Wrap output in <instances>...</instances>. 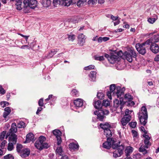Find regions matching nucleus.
Segmentation results:
<instances>
[{
	"instance_id": "obj_64",
	"label": "nucleus",
	"mask_w": 159,
	"mask_h": 159,
	"mask_svg": "<svg viewBox=\"0 0 159 159\" xmlns=\"http://www.w3.org/2000/svg\"><path fill=\"white\" fill-rule=\"evenodd\" d=\"M154 60L157 61H159V55H157L155 58Z\"/></svg>"
},
{
	"instance_id": "obj_28",
	"label": "nucleus",
	"mask_w": 159,
	"mask_h": 159,
	"mask_svg": "<svg viewBox=\"0 0 159 159\" xmlns=\"http://www.w3.org/2000/svg\"><path fill=\"white\" fill-rule=\"evenodd\" d=\"M58 50V49H55L52 50L49 52L46 57V58H49L52 57L54 55L56 54Z\"/></svg>"
},
{
	"instance_id": "obj_7",
	"label": "nucleus",
	"mask_w": 159,
	"mask_h": 159,
	"mask_svg": "<svg viewBox=\"0 0 159 159\" xmlns=\"http://www.w3.org/2000/svg\"><path fill=\"white\" fill-rule=\"evenodd\" d=\"M105 57L111 64H113L115 62H117L120 60V58L116 54H112L110 56L107 54H105Z\"/></svg>"
},
{
	"instance_id": "obj_62",
	"label": "nucleus",
	"mask_w": 159,
	"mask_h": 159,
	"mask_svg": "<svg viewBox=\"0 0 159 159\" xmlns=\"http://www.w3.org/2000/svg\"><path fill=\"white\" fill-rule=\"evenodd\" d=\"M112 93L110 91H108L107 93V95L110 100L112 99L111 93Z\"/></svg>"
},
{
	"instance_id": "obj_39",
	"label": "nucleus",
	"mask_w": 159,
	"mask_h": 159,
	"mask_svg": "<svg viewBox=\"0 0 159 159\" xmlns=\"http://www.w3.org/2000/svg\"><path fill=\"white\" fill-rule=\"evenodd\" d=\"M110 104V101L107 99L104 100L103 101L102 105L105 107L109 106Z\"/></svg>"
},
{
	"instance_id": "obj_38",
	"label": "nucleus",
	"mask_w": 159,
	"mask_h": 159,
	"mask_svg": "<svg viewBox=\"0 0 159 159\" xmlns=\"http://www.w3.org/2000/svg\"><path fill=\"white\" fill-rule=\"evenodd\" d=\"M25 125L24 122L22 121H19L17 124V127L19 128H24L25 127Z\"/></svg>"
},
{
	"instance_id": "obj_3",
	"label": "nucleus",
	"mask_w": 159,
	"mask_h": 159,
	"mask_svg": "<svg viewBox=\"0 0 159 159\" xmlns=\"http://www.w3.org/2000/svg\"><path fill=\"white\" fill-rule=\"evenodd\" d=\"M143 136L144 138V142L145 145H141L139 149L140 152H142L144 155L148 153L147 151L145 149V148H148L151 145V143L150 140L151 138V136L148 135L143 134Z\"/></svg>"
},
{
	"instance_id": "obj_27",
	"label": "nucleus",
	"mask_w": 159,
	"mask_h": 159,
	"mask_svg": "<svg viewBox=\"0 0 159 159\" xmlns=\"http://www.w3.org/2000/svg\"><path fill=\"white\" fill-rule=\"evenodd\" d=\"M51 3V1L50 0H42V4L43 7H49Z\"/></svg>"
},
{
	"instance_id": "obj_26",
	"label": "nucleus",
	"mask_w": 159,
	"mask_h": 159,
	"mask_svg": "<svg viewBox=\"0 0 159 159\" xmlns=\"http://www.w3.org/2000/svg\"><path fill=\"white\" fill-rule=\"evenodd\" d=\"M93 104L96 109H99L102 107L101 102L99 100L96 101L95 98L94 99Z\"/></svg>"
},
{
	"instance_id": "obj_29",
	"label": "nucleus",
	"mask_w": 159,
	"mask_h": 159,
	"mask_svg": "<svg viewBox=\"0 0 159 159\" xmlns=\"http://www.w3.org/2000/svg\"><path fill=\"white\" fill-rule=\"evenodd\" d=\"M104 134L106 136L107 138H111V137L112 136V133L109 129L104 130Z\"/></svg>"
},
{
	"instance_id": "obj_37",
	"label": "nucleus",
	"mask_w": 159,
	"mask_h": 159,
	"mask_svg": "<svg viewBox=\"0 0 159 159\" xmlns=\"http://www.w3.org/2000/svg\"><path fill=\"white\" fill-rule=\"evenodd\" d=\"M62 152V150L61 147H57L56 150L57 154H58L60 156H61Z\"/></svg>"
},
{
	"instance_id": "obj_63",
	"label": "nucleus",
	"mask_w": 159,
	"mask_h": 159,
	"mask_svg": "<svg viewBox=\"0 0 159 159\" xmlns=\"http://www.w3.org/2000/svg\"><path fill=\"white\" fill-rule=\"evenodd\" d=\"M77 1L78 0H70V5L75 4Z\"/></svg>"
},
{
	"instance_id": "obj_13",
	"label": "nucleus",
	"mask_w": 159,
	"mask_h": 159,
	"mask_svg": "<svg viewBox=\"0 0 159 159\" xmlns=\"http://www.w3.org/2000/svg\"><path fill=\"white\" fill-rule=\"evenodd\" d=\"M34 144L35 147L39 150H42L44 148H47L49 147L47 143H44L43 144L38 140L36 141Z\"/></svg>"
},
{
	"instance_id": "obj_5",
	"label": "nucleus",
	"mask_w": 159,
	"mask_h": 159,
	"mask_svg": "<svg viewBox=\"0 0 159 159\" xmlns=\"http://www.w3.org/2000/svg\"><path fill=\"white\" fill-rule=\"evenodd\" d=\"M124 57L129 62L133 61V58H136V54L135 50L133 48H130L128 52H125L123 54Z\"/></svg>"
},
{
	"instance_id": "obj_20",
	"label": "nucleus",
	"mask_w": 159,
	"mask_h": 159,
	"mask_svg": "<svg viewBox=\"0 0 159 159\" xmlns=\"http://www.w3.org/2000/svg\"><path fill=\"white\" fill-rule=\"evenodd\" d=\"M74 104L76 107H80L83 105L84 101L80 98H77L74 100Z\"/></svg>"
},
{
	"instance_id": "obj_10",
	"label": "nucleus",
	"mask_w": 159,
	"mask_h": 159,
	"mask_svg": "<svg viewBox=\"0 0 159 159\" xmlns=\"http://www.w3.org/2000/svg\"><path fill=\"white\" fill-rule=\"evenodd\" d=\"M146 45H148L146 43V41L142 43H138L136 45V48L139 52L143 55H144L146 53V49L145 48Z\"/></svg>"
},
{
	"instance_id": "obj_12",
	"label": "nucleus",
	"mask_w": 159,
	"mask_h": 159,
	"mask_svg": "<svg viewBox=\"0 0 159 159\" xmlns=\"http://www.w3.org/2000/svg\"><path fill=\"white\" fill-rule=\"evenodd\" d=\"M112 147L114 149H117L116 150L118 151L120 154H122L124 149V146L122 145H119L117 143H116L115 142L113 143L112 145Z\"/></svg>"
},
{
	"instance_id": "obj_60",
	"label": "nucleus",
	"mask_w": 159,
	"mask_h": 159,
	"mask_svg": "<svg viewBox=\"0 0 159 159\" xmlns=\"http://www.w3.org/2000/svg\"><path fill=\"white\" fill-rule=\"evenodd\" d=\"M0 92L3 94H4L5 93V90L1 85H0Z\"/></svg>"
},
{
	"instance_id": "obj_58",
	"label": "nucleus",
	"mask_w": 159,
	"mask_h": 159,
	"mask_svg": "<svg viewBox=\"0 0 159 159\" xmlns=\"http://www.w3.org/2000/svg\"><path fill=\"white\" fill-rule=\"evenodd\" d=\"M132 99H130L128 101V104L129 106H133L135 104V103L134 101H132Z\"/></svg>"
},
{
	"instance_id": "obj_53",
	"label": "nucleus",
	"mask_w": 159,
	"mask_h": 159,
	"mask_svg": "<svg viewBox=\"0 0 159 159\" xmlns=\"http://www.w3.org/2000/svg\"><path fill=\"white\" fill-rule=\"evenodd\" d=\"M95 60H97L102 61L104 60V58L103 56H101L99 57L95 56Z\"/></svg>"
},
{
	"instance_id": "obj_22",
	"label": "nucleus",
	"mask_w": 159,
	"mask_h": 159,
	"mask_svg": "<svg viewBox=\"0 0 159 159\" xmlns=\"http://www.w3.org/2000/svg\"><path fill=\"white\" fill-rule=\"evenodd\" d=\"M30 153V150L28 149H23L20 152V156L22 157H25L29 155Z\"/></svg>"
},
{
	"instance_id": "obj_42",
	"label": "nucleus",
	"mask_w": 159,
	"mask_h": 159,
	"mask_svg": "<svg viewBox=\"0 0 159 159\" xmlns=\"http://www.w3.org/2000/svg\"><path fill=\"white\" fill-rule=\"evenodd\" d=\"M97 96L99 99H102L104 97V94L102 92H98L97 93Z\"/></svg>"
},
{
	"instance_id": "obj_32",
	"label": "nucleus",
	"mask_w": 159,
	"mask_h": 159,
	"mask_svg": "<svg viewBox=\"0 0 159 159\" xmlns=\"http://www.w3.org/2000/svg\"><path fill=\"white\" fill-rule=\"evenodd\" d=\"M100 126L101 128L103 129L104 131L105 129H109L111 127L110 125L108 123H106L104 124H101L100 125Z\"/></svg>"
},
{
	"instance_id": "obj_9",
	"label": "nucleus",
	"mask_w": 159,
	"mask_h": 159,
	"mask_svg": "<svg viewBox=\"0 0 159 159\" xmlns=\"http://www.w3.org/2000/svg\"><path fill=\"white\" fill-rule=\"evenodd\" d=\"M153 33H150L148 34V35L149 36L152 35V36L149 39L146 41V43L148 45H150V43H156L159 41V34H157L153 35Z\"/></svg>"
},
{
	"instance_id": "obj_15",
	"label": "nucleus",
	"mask_w": 159,
	"mask_h": 159,
	"mask_svg": "<svg viewBox=\"0 0 159 159\" xmlns=\"http://www.w3.org/2000/svg\"><path fill=\"white\" fill-rule=\"evenodd\" d=\"M17 130V129L16 124L15 123H12L11 128L10 129L9 132H8L6 135V139H7L8 137L11 134H14Z\"/></svg>"
},
{
	"instance_id": "obj_17",
	"label": "nucleus",
	"mask_w": 159,
	"mask_h": 159,
	"mask_svg": "<svg viewBox=\"0 0 159 159\" xmlns=\"http://www.w3.org/2000/svg\"><path fill=\"white\" fill-rule=\"evenodd\" d=\"M85 36L83 34H80L78 36V43L81 46H83L85 42Z\"/></svg>"
},
{
	"instance_id": "obj_16",
	"label": "nucleus",
	"mask_w": 159,
	"mask_h": 159,
	"mask_svg": "<svg viewBox=\"0 0 159 159\" xmlns=\"http://www.w3.org/2000/svg\"><path fill=\"white\" fill-rule=\"evenodd\" d=\"M53 133L57 138L58 145H59L61 142V139L60 137L61 134V132L59 129H56L53 131Z\"/></svg>"
},
{
	"instance_id": "obj_51",
	"label": "nucleus",
	"mask_w": 159,
	"mask_h": 159,
	"mask_svg": "<svg viewBox=\"0 0 159 159\" xmlns=\"http://www.w3.org/2000/svg\"><path fill=\"white\" fill-rule=\"evenodd\" d=\"M137 122H131L129 124L130 126L133 128H134L136 125Z\"/></svg>"
},
{
	"instance_id": "obj_19",
	"label": "nucleus",
	"mask_w": 159,
	"mask_h": 159,
	"mask_svg": "<svg viewBox=\"0 0 159 159\" xmlns=\"http://www.w3.org/2000/svg\"><path fill=\"white\" fill-rule=\"evenodd\" d=\"M79 148V145L76 142L70 139V150H77Z\"/></svg>"
},
{
	"instance_id": "obj_34",
	"label": "nucleus",
	"mask_w": 159,
	"mask_h": 159,
	"mask_svg": "<svg viewBox=\"0 0 159 159\" xmlns=\"http://www.w3.org/2000/svg\"><path fill=\"white\" fill-rule=\"evenodd\" d=\"M22 2V0H16V5L17 6L16 8L19 10H21L22 9L21 5Z\"/></svg>"
},
{
	"instance_id": "obj_48",
	"label": "nucleus",
	"mask_w": 159,
	"mask_h": 159,
	"mask_svg": "<svg viewBox=\"0 0 159 159\" xmlns=\"http://www.w3.org/2000/svg\"><path fill=\"white\" fill-rule=\"evenodd\" d=\"M13 156L11 154H8L4 157V159H14Z\"/></svg>"
},
{
	"instance_id": "obj_46",
	"label": "nucleus",
	"mask_w": 159,
	"mask_h": 159,
	"mask_svg": "<svg viewBox=\"0 0 159 159\" xmlns=\"http://www.w3.org/2000/svg\"><path fill=\"white\" fill-rule=\"evenodd\" d=\"M94 68V66L93 65H90L88 66L85 67L84 68V69L85 70H90L93 69Z\"/></svg>"
},
{
	"instance_id": "obj_52",
	"label": "nucleus",
	"mask_w": 159,
	"mask_h": 159,
	"mask_svg": "<svg viewBox=\"0 0 159 159\" xmlns=\"http://www.w3.org/2000/svg\"><path fill=\"white\" fill-rule=\"evenodd\" d=\"M156 20V19L154 18H149L148 20L149 23L153 24L155 21Z\"/></svg>"
},
{
	"instance_id": "obj_47",
	"label": "nucleus",
	"mask_w": 159,
	"mask_h": 159,
	"mask_svg": "<svg viewBox=\"0 0 159 159\" xmlns=\"http://www.w3.org/2000/svg\"><path fill=\"white\" fill-rule=\"evenodd\" d=\"M141 155L139 153H137L134 155L133 157V159H141Z\"/></svg>"
},
{
	"instance_id": "obj_36",
	"label": "nucleus",
	"mask_w": 159,
	"mask_h": 159,
	"mask_svg": "<svg viewBox=\"0 0 159 159\" xmlns=\"http://www.w3.org/2000/svg\"><path fill=\"white\" fill-rule=\"evenodd\" d=\"M78 18L77 16H71L70 18V24H75L78 22Z\"/></svg>"
},
{
	"instance_id": "obj_1",
	"label": "nucleus",
	"mask_w": 159,
	"mask_h": 159,
	"mask_svg": "<svg viewBox=\"0 0 159 159\" xmlns=\"http://www.w3.org/2000/svg\"><path fill=\"white\" fill-rule=\"evenodd\" d=\"M37 2L36 0H24L23 10L25 13L30 12L31 9H34L37 7Z\"/></svg>"
},
{
	"instance_id": "obj_45",
	"label": "nucleus",
	"mask_w": 159,
	"mask_h": 159,
	"mask_svg": "<svg viewBox=\"0 0 159 159\" xmlns=\"http://www.w3.org/2000/svg\"><path fill=\"white\" fill-rule=\"evenodd\" d=\"M7 131L5 130L3 131L0 135V139L2 140L4 139L5 135H6Z\"/></svg>"
},
{
	"instance_id": "obj_4",
	"label": "nucleus",
	"mask_w": 159,
	"mask_h": 159,
	"mask_svg": "<svg viewBox=\"0 0 159 159\" xmlns=\"http://www.w3.org/2000/svg\"><path fill=\"white\" fill-rule=\"evenodd\" d=\"M125 89L123 88L121 89L119 86L116 87L115 84H112L110 86V91L113 93V95H116L117 98L120 96H123Z\"/></svg>"
},
{
	"instance_id": "obj_61",
	"label": "nucleus",
	"mask_w": 159,
	"mask_h": 159,
	"mask_svg": "<svg viewBox=\"0 0 159 159\" xmlns=\"http://www.w3.org/2000/svg\"><path fill=\"white\" fill-rule=\"evenodd\" d=\"M25 48H26L28 49H30V46H29L28 45H25L22 46L20 47V48L22 49H25Z\"/></svg>"
},
{
	"instance_id": "obj_57",
	"label": "nucleus",
	"mask_w": 159,
	"mask_h": 159,
	"mask_svg": "<svg viewBox=\"0 0 159 159\" xmlns=\"http://www.w3.org/2000/svg\"><path fill=\"white\" fill-rule=\"evenodd\" d=\"M97 2V0H89L88 3L89 5H93Z\"/></svg>"
},
{
	"instance_id": "obj_40",
	"label": "nucleus",
	"mask_w": 159,
	"mask_h": 159,
	"mask_svg": "<svg viewBox=\"0 0 159 159\" xmlns=\"http://www.w3.org/2000/svg\"><path fill=\"white\" fill-rule=\"evenodd\" d=\"M46 139V138L44 136H41L40 137H39V140L38 141H39V142L43 144L44 143H46L45 142H44L45 141Z\"/></svg>"
},
{
	"instance_id": "obj_50",
	"label": "nucleus",
	"mask_w": 159,
	"mask_h": 159,
	"mask_svg": "<svg viewBox=\"0 0 159 159\" xmlns=\"http://www.w3.org/2000/svg\"><path fill=\"white\" fill-rule=\"evenodd\" d=\"M133 112L132 111H130L128 109H126L125 111V116H128V115H130L131 113Z\"/></svg>"
},
{
	"instance_id": "obj_23",
	"label": "nucleus",
	"mask_w": 159,
	"mask_h": 159,
	"mask_svg": "<svg viewBox=\"0 0 159 159\" xmlns=\"http://www.w3.org/2000/svg\"><path fill=\"white\" fill-rule=\"evenodd\" d=\"M17 135L15 134H11L9 137V142L16 144L17 142Z\"/></svg>"
},
{
	"instance_id": "obj_18",
	"label": "nucleus",
	"mask_w": 159,
	"mask_h": 159,
	"mask_svg": "<svg viewBox=\"0 0 159 159\" xmlns=\"http://www.w3.org/2000/svg\"><path fill=\"white\" fill-rule=\"evenodd\" d=\"M150 49L154 53H157L159 52V46L156 43H150Z\"/></svg>"
},
{
	"instance_id": "obj_33",
	"label": "nucleus",
	"mask_w": 159,
	"mask_h": 159,
	"mask_svg": "<svg viewBox=\"0 0 159 159\" xmlns=\"http://www.w3.org/2000/svg\"><path fill=\"white\" fill-rule=\"evenodd\" d=\"M86 1L87 0H79L77 1L76 5L79 7H82L86 4Z\"/></svg>"
},
{
	"instance_id": "obj_49",
	"label": "nucleus",
	"mask_w": 159,
	"mask_h": 159,
	"mask_svg": "<svg viewBox=\"0 0 159 159\" xmlns=\"http://www.w3.org/2000/svg\"><path fill=\"white\" fill-rule=\"evenodd\" d=\"M132 133L133 138H134V139L135 140V138H136L137 137L138 135V133L135 130H132Z\"/></svg>"
},
{
	"instance_id": "obj_25",
	"label": "nucleus",
	"mask_w": 159,
	"mask_h": 159,
	"mask_svg": "<svg viewBox=\"0 0 159 159\" xmlns=\"http://www.w3.org/2000/svg\"><path fill=\"white\" fill-rule=\"evenodd\" d=\"M96 72L95 71H91L89 75V80L91 81H95L96 77Z\"/></svg>"
},
{
	"instance_id": "obj_14",
	"label": "nucleus",
	"mask_w": 159,
	"mask_h": 159,
	"mask_svg": "<svg viewBox=\"0 0 159 159\" xmlns=\"http://www.w3.org/2000/svg\"><path fill=\"white\" fill-rule=\"evenodd\" d=\"M114 142L113 138H107V141L103 143V147L107 149H109L111 147L112 143V145Z\"/></svg>"
},
{
	"instance_id": "obj_6",
	"label": "nucleus",
	"mask_w": 159,
	"mask_h": 159,
	"mask_svg": "<svg viewBox=\"0 0 159 159\" xmlns=\"http://www.w3.org/2000/svg\"><path fill=\"white\" fill-rule=\"evenodd\" d=\"M120 101L118 99H115L114 101L113 107L116 108V111L118 112L122 111V109L123 107V106L125 102L123 101V96H120L119 97Z\"/></svg>"
},
{
	"instance_id": "obj_30",
	"label": "nucleus",
	"mask_w": 159,
	"mask_h": 159,
	"mask_svg": "<svg viewBox=\"0 0 159 159\" xmlns=\"http://www.w3.org/2000/svg\"><path fill=\"white\" fill-rule=\"evenodd\" d=\"M133 148L130 146H128L126 148L125 150L126 155L128 157L133 151Z\"/></svg>"
},
{
	"instance_id": "obj_55",
	"label": "nucleus",
	"mask_w": 159,
	"mask_h": 159,
	"mask_svg": "<svg viewBox=\"0 0 159 159\" xmlns=\"http://www.w3.org/2000/svg\"><path fill=\"white\" fill-rule=\"evenodd\" d=\"M22 145L21 144H17L16 146L17 150L18 152L21 151L22 150Z\"/></svg>"
},
{
	"instance_id": "obj_41",
	"label": "nucleus",
	"mask_w": 159,
	"mask_h": 159,
	"mask_svg": "<svg viewBox=\"0 0 159 159\" xmlns=\"http://www.w3.org/2000/svg\"><path fill=\"white\" fill-rule=\"evenodd\" d=\"M14 144H13V143L11 142H9L8 144L7 149L9 151H11L13 150L14 148Z\"/></svg>"
},
{
	"instance_id": "obj_59",
	"label": "nucleus",
	"mask_w": 159,
	"mask_h": 159,
	"mask_svg": "<svg viewBox=\"0 0 159 159\" xmlns=\"http://www.w3.org/2000/svg\"><path fill=\"white\" fill-rule=\"evenodd\" d=\"M75 36L73 34H70V41H73L75 39Z\"/></svg>"
},
{
	"instance_id": "obj_44",
	"label": "nucleus",
	"mask_w": 159,
	"mask_h": 159,
	"mask_svg": "<svg viewBox=\"0 0 159 159\" xmlns=\"http://www.w3.org/2000/svg\"><path fill=\"white\" fill-rule=\"evenodd\" d=\"M122 154H120L118 151L116 150L113 153V157L115 158L120 157Z\"/></svg>"
},
{
	"instance_id": "obj_54",
	"label": "nucleus",
	"mask_w": 159,
	"mask_h": 159,
	"mask_svg": "<svg viewBox=\"0 0 159 159\" xmlns=\"http://www.w3.org/2000/svg\"><path fill=\"white\" fill-rule=\"evenodd\" d=\"M7 143V141L6 140H4L1 143L0 147L1 148L3 149L4 148V147L5 146V144Z\"/></svg>"
},
{
	"instance_id": "obj_43",
	"label": "nucleus",
	"mask_w": 159,
	"mask_h": 159,
	"mask_svg": "<svg viewBox=\"0 0 159 159\" xmlns=\"http://www.w3.org/2000/svg\"><path fill=\"white\" fill-rule=\"evenodd\" d=\"M125 99L127 100L128 101L130 99H133V98L131 95L129 93L126 94L124 96Z\"/></svg>"
},
{
	"instance_id": "obj_8",
	"label": "nucleus",
	"mask_w": 159,
	"mask_h": 159,
	"mask_svg": "<svg viewBox=\"0 0 159 159\" xmlns=\"http://www.w3.org/2000/svg\"><path fill=\"white\" fill-rule=\"evenodd\" d=\"M109 113V111L107 110H99L98 111H95L94 114L97 115V118L100 121H103L104 118V115H108Z\"/></svg>"
},
{
	"instance_id": "obj_11",
	"label": "nucleus",
	"mask_w": 159,
	"mask_h": 159,
	"mask_svg": "<svg viewBox=\"0 0 159 159\" xmlns=\"http://www.w3.org/2000/svg\"><path fill=\"white\" fill-rule=\"evenodd\" d=\"M53 3L55 7L59 5L68 7L70 6V0H53Z\"/></svg>"
},
{
	"instance_id": "obj_24",
	"label": "nucleus",
	"mask_w": 159,
	"mask_h": 159,
	"mask_svg": "<svg viewBox=\"0 0 159 159\" xmlns=\"http://www.w3.org/2000/svg\"><path fill=\"white\" fill-rule=\"evenodd\" d=\"M34 138V134L32 133H30L26 135V140L24 143H28L30 141H33Z\"/></svg>"
},
{
	"instance_id": "obj_2",
	"label": "nucleus",
	"mask_w": 159,
	"mask_h": 159,
	"mask_svg": "<svg viewBox=\"0 0 159 159\" xmlns=\"http://www.w3.org/2000/svg\"><path fill=\"white\" fill-rule=\"evenodd\" d=\"M148 113L147 109L145 106H143L141 110L138 113V117L141 124L145 125L147 122Z\"/></svg>"
},
{
	"instance_id": "obj_35",
	"label": "nucleus",
	"mask_w": 159,
	"mask_h": 159,
	"mask_svg": "<svg viewBox=\"0 0 159 159\" xmlns=\"http://www.w3.org/2000/svg\"><path fill=\"white\" fill-rule=\"evenodd\" d=\"M71 95L74 97H78L79 95V93L77 90L74 89L71 91Z\"/></svg>"
},
{
	"instance_id": "obj_21",
	"label": "nucleus",
	"mask_w": 159,
	"mask_h": 159,
	"mask_svg": "<svg viewBox=\"0 0 159 159\" xmlns=\"http://www.w3.org/2000/svg\"><path fill=\"white\" fill-rule=\"evenodd\" d=\"M131 116L130 115H128V116H124L121 119L120 122L123 126H125L130 120Z\"/></svg>"
},
{
	"instance_id": "obj_31",
	"label": "nucleus",
	"mask_w": 159,
	"mask_h": 159,
	"mask_svg": "<svg viewBox=\"0 0 159 159\" xmlns=\"http://www.w3.org/2000/svg\"><path fill=\"white\" fill-rule=\"evenodd\" d=\"M4 111L3 116L4 118H6L11 112V109L9 107H7L4 109Z\"/></svg>"
},
{
	"instance_id": "obj_56",
	"label": "nucleus",
	"mask_w": 159,
	"mask_h": 159,
	"mask_svg": "<svg viewBox=\"0 0 159 159\" xmlns=\"http://www.w3.org/2000/svg\"><path fill=\"white\" fill-rule=\"evenodd\" d=\"M38 104L39 106L43 107V99L41 98L38 102Z\"/></svg>"
}]
</instances>
